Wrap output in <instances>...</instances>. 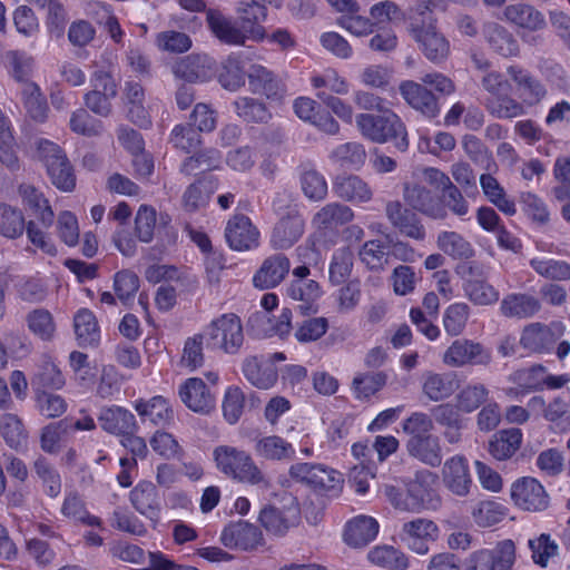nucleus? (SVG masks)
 <instances>
[{"mask_svg":"<svg viewBox=\"0 0 570 570\" xmlns=\"http://www.w3.org/2000/svg\"><path fill=\"white\" fill-rule=\"evenodd\" d=\"M277 216L271 237L272 248L285 250L293 247L304 235L306 220L291 194L278 193L272 203Z\"/></svg>","mask_w":570,"mask_h":570,"instance_id":"obj_1","label":"nucleus"},{"mask_svg":"<svg viewBox=\"0 0 570 570\" xmlns=\"http://www.w3.org/2000/svg\"><path fill=\"white\" fill-rule=\"evenodd\" d=\"M380 114H358L355 118L356 127L362 136L376 144L391 141L394 147L404 153L409 148L407 130L400 118L390 108Z\"/></svg>","mask_w":570,"mask_h":570,"instance_id":"obj_2","label":"nucleus"},{"mask_svg":"<svg viewBox=\"0 0 570 570\" xmlns=\"http://www.w3.org/2000/svg\"><path fill=\"white\" fill-rule=\"evenodd\" d=\"M217 469L225 475L252 485L268 487L269 482L249 453L229 445L214 450Z\"/></svg>","mask_w":570,"mask_h":570,"instance_id":"obj_3","label":"nucleus"},{"mask_svg":"<svg viewBox=\"0 0 570 570\" xmlns=\"http://www.w3.org/2000/svg\"><path fill=\"white\" fill-rule=\"evenodd\" d=\"M207 348L226 354H238L244 344V332L239 316L226 313L214 318L203 332Z\"/></svg>","mask_w":570,"mask_h":570,"instance_id":"obj_4","label":"nucleus"},{"mask_svg":"<svg viewBox=\"0 0 570 570\" xmlns=\"http://www.w3.org/2000/svg\"><path fill=\"white\" fill-rule=\"evenodd\" d=\"M288 475L295 482L302 483L315 492L333 497L340 494L344 483L340 472L322 463L299 462L292 464Z\"/></svg>","mask_w":570,"mask_h":570,"instance_id":"obj_5","label":"nucleus"},{"mask_svg":"<svg viewBox=\"0 0 570 570\" xmlns=\"http://www.w3.org/2000/svg\"><path fill=\"white\" fill-rule=\"evenodd\" d=\"M37 150L52 185L61 191H72L76 187V175L61 147L50 140L40 139Z\"/></svg>","mask_w":570,"mask_h":570,"instance_id":"obj_6","label":"nucleus"},{"mask_svg":"<svg viewBox=\"0 0 570 570\" xmlns=\"http://www.w3.org/2000/svg\"><path fill=\"white\" fill-rule=\"evenodd\" d=\"M258 521L269 534L285 535L301 521V509L296 498L292 495L284 498L282 507L265 505L259 512Z\"/></svg>","mask_w":570,"mask_h":570,"instance_id":"obj_7","label":"nucleus"},{"mask_svg":"<svg viewBox=\"0 0 570 570\" xmlns=\"http://www.w3.org/2000/svg\"><path fill=\"white\" fill-rule=\"evenodd\" d=\"M515 562V546L503 540L492 548L473 551L466 559L464 570H512Z\"/></svg>","mask_w":570,"mask_h":570,"instance_id":"obj_8","label":"nucleus"},{"mask_svg":"<svg viewBox=\"0 0 570 570\" xmlns=\"http://www.w3.org/2000/svg\"><path fill=\"white\" fill-rule=\"evenodd\" d=\"M409 32L430 61L439 63L448 57L450 52L449 41L436 31L431 18L428 22L424 18L421 21H412L409 26Z\"/></svg>","mask_w":570,"mask_h":570,"instance_id":"obj_9","label":"nucleus"},{"mask_svg":"<svg viewBox=\"0 0 570 570\" xmlns=\"http://www.w3.org/2000/svg\"><path fill=\"white\" fill-rule=\"evenodd\" d=\"M90 83L92 89L83 97L86 107L100 117H108L112 111L111 100L118 94L115 79L110 73L98 70L91 76Z\"/></svg>","mask_w":570,"mask_h":570,"instance_id":"obj_10","label":"nucleus"},{"mask_svg":"<svg viewBox=\"0 0 570 570\" xmlns=\"http://www.w3.org/2000/svg\"><path fill=\"white\" fill-rule=\"evenodd\" d=\"M402 196L405 204L412 210L419 212L429 218L443 220L448 217V212L444 210L439 195L432 193V190L420 183H404Z\"/></svg>","mask_w":570,"mask_h":570,"instance_id":"obj_11","label":"nucleus"},{"mask_svg":"<svg viewBox=\"0 0 570 570\" xmlns=\"http://www.w3.org/2000/svg\"><path fill=\"white\" fill-rule=\"evenodd\" d=\"M462 288L465 297L476 306L493 305L500 298L499 291L487 282L482 268L473 262L465 267Z\"/></svg>","mask_w":570,"mask_h":570,"instance_id":"obj_12","label":"nucleus"},{"mask_svg":"<svg viewBox=\"0 0 570 570\" xmlns=\"http://www.w3.org/2000/svg\"><path fill=\"white\" fill-rule=\"evenodd\" d=\"M507 75L514 83L518 97L525 107H534L547 97L548 90L542 81L521 65H510Z\"/></svg>","mask_w":570,"mask_h":570,"instance_id":"obj_13","label":"nucleus"},{"mask_svg":"<svg viewBox=\"0 0 570 570\" xmlns=\"http://www.w3.org/2000/svg\"><path fill=\"white\" fill-rule=\"evenodd\" d=\"M491 352L481 343L459 338L445 351L443 362L453 367L464 365H488L491 362Z\"/></svg>","mask_w":570,"mask_h":570,"instance_id":"obj_14","label":"nucleus"},{"mask_svg":"<svg viewBox=\"0 0 570 570\" xmlns=\"http://www.w3.org/2000/svg\"><path fill=\"white\" fill-rule=\"evenodd\" d=\"M434 474L430 471L417 473L413 481L407 483L406 505L407 512H421L422 510H435L441 501L436 492L430 488V481Z\"/></svg>","mask_w":570,"mask_h":570,"instance_id":"obj_15","label":"nucleus"},{"mask_svg":"<svg viewBox=\"0 0 570 570\" xmlns=\"http://www.w3.org/2000/svg\"><path fill=\"white\" fill-rule=\"evenodd\" d=\"M511 498L515 505L527 511H543L549 505V495L534 478L524 476L511 487Z\"/></svg>","mask_w":570,"mask_h":570,"instance_id":"obj_16","label":"nucleus"},{"mask_svg":"<svg viewBox=\"0 0 570 570\" xmlns=\"http://www.w3.org/2000/svg\"><path fill=\"white\" fill-rule=\"evenodd\" d=\"M171 72L177 79L189 83L205 82L214 76L215 61L205 53L188 55L171 66Z\"/></svg>","mask_w":570,"mask_h":570,"instance_id":"obj_17","label":"nucleus"},{"mask_svg":"<svg viewBox=\"0 0 570 570\" xmlns=\"http://www.w3.org/2000/svg\"><path fill=\"white\" fill-rule=\"evenodd\" d=\"M385 215L391 225L401 235L419 242L425 239L426 232L420 217L410 208L404 207L399 200H392L386 204Z\"/></svg>","mask_w":570,"mask_h":570,"instance_id":"obj_18","label":"nucleus"},{"mask_svg":"<svg viewBox=\"0 0 570 570\" xmlns=\"http://www.w3.org/2000/svg\"><path fill=\"white\" fill-rule=\"evenodd\" d=\"M399 90L406 104L425 118L433 119L440 115L438 98L425 86L413 80H404L400 83Z\"/></svg>","mask_w":570,"mask_h":570,"instance_id":"obj_19","label":"nucleus"},{"mask_svg":"<svg viewBox=\"0 0 570 570\" xmlns=\"http://www.w3.org/2000/svg\"><path fill=\"white\" fill-rule=\"evenodd\" d=\"M206 22L212 33L223 43L244 46L249 40L240 22L237 23L217 9L206 10Z\"/></svg>","mask_w":570,"mask_h":570,"instance_id":"obj_20","label":"nucleus"},{"mask_svg":"<svg viewBox=\"0 0 570 570\" xmlns=\"http://www.w3.org/2000/svg\"><path fill=\"white\" fill-rule=\"evenodd\" d=\"M561 327L558 324L531 323L523 328L520 343L528 351L540 354L550 353L562 334Z\"/></svg>","mask_w":570,"mask_h":570,"instance_id":"obj_21","label":"nucleus"},{"mask_svg":"<svg viewBox=\"0 0 570 570\" xmlns=\"http://www.w3.org/2000/svg\"><path fill=\"white\" fill-rule=\"evenodd\" d=\"M291 271L289 258L282 253L266 257L253 276V285L257 289H271L278 286Z\"/></svg>","mask_w":570,"mask_h":570,"instance_id":"obj_22","label":"nucleus"},{"mask_svg":"<svg viewBox=\"0 0 570 570\" xmlns=\"http://www.w3.org/2000/svg\"><path fill=\"white\" fill-rule=\"evenodd\" d=\"M178 395L181 402L195 413L206 415L215 409V396L199 377H189L181 383Z\"/></svg>","mask_w":570,"mask_h":570,"instance_id":"obj_23","label":"nucleus"},{"mask_svg":"<svg viewBox=\"0 0 570 570\" xmlns=\"http://www.w3.org/2000/svg\"><path fill=\"white\" fill-rule=\"evenodd\" d=\"M225 237L232 249L249 250L258 246L259 232L245 215H235L227 223Z\"/></svg>","mask_w":570,"mask_h":570,"instance_id":"obj_24","label":"nucleus"},{"mask_svg":"<svg viewBox=\"0 0 570 570\" xmlns=\"http://www.w3.org/2000/svg\"><path fill=\"white\" fill-rule=\"evenodd\" d=\"M442 480L453 494L468 495L472 487V478L465 456L456 454L448 459L442 468Z\"/></svg>","mask_w":570,"mask_h":570,"instance_id":"obj_25","label":"nucleus"},{"mask_svg":"<svg viewBox=\"0 0 570 570\" xmlns=\"http://www.w3.org/2000/svg\"><path fill=\"white\" fill-rule=\"evenodd\" d=\"M288 297L297 304L294 312L302 316L315 315L318 312V299L322 296L320 284L314 279L305 282H291L286 288Z\"/></svg>","mask_w":570,"mask_h":570,"instance_id":"obj_26","label":"nucleus"},{"mask_svg":"<svg viewBox=\"0 0 570 570\" xmlns=\"http://www.w3.org/2000/svg\"><path fill=\"white\" fill-rule=\"evenodd\" d=\"M262 540V532L254 524L238 520L229 522L222 531L220 541L226 548L252 550Z\"/></svg>","mask_w":570,"mask_h":570,"instance_id":"obj_27","label":"nucleus"},{"mask_svg":"<svg viewBox=\"0 0 570 570\" xmlns=\"http://www.w3.org/2000/svg\"><path fill=\"white\" fill-rule=\"evenodd\" d=\"M237 12L249 40L262 41L266 36L262 24L267 17L266 7L257 0H239Z\"/></svg>","mask_w":570,"mask_h":570,"instance_id":"obj_28","label":"nucleus"},{"mask_svg":"<svg viewBox=\"0 0 570 570\" xmlns=\"http://www.w3.org/2000/svg\"><path fill=\"white\" fill-rule=\"evenodd\" d=\"M247 78L249 90L267 99L279 100L285 92L282 81L264 66L252 65L247 71Z\"/></svg>","mask_w":570,"mask_h":570,"instance_id":"obj_29","label":"nucleus"},{"mask_svg":"<svg viewBox=\"0 0 570 570\" xmlns=\"http://www.w3.org/2000/svg\"><path fill=\"white\" fill-rule=\"evenodd\" d=\"M132 507L141 515L157 520L161 511V498L156 485L150 481L138 482L129 494Z\"/></svg>","mask_w":570,"mask_h":570,"instance_id":"obj_30","label":"nucleus"},{"mask_svg":"<svg viewBox=\"0 0 570 570\" xmlns=\"http://www.w3.org/2000/svg\"><path fill=\"white\" fill-rule=\"evenodd\" d=\"M482 35L490 49L497 55L503 58L519 56V42L505 27L497 22H488L483 26Z\"/></svg>","mask_w":570,"mask_h":570,"instance_id":"obj_31","label":"nucleus"},{"mask_svg":"<svg viewBox=\"0 0 570 570\" xmlns=\"http://www.w3.org/2000/svg\"><path fill=\"white\" fill-rule=\"evenodd\" d=\"M255 455L264 461L284 462L295 459L291 442L279 435H265L254 440Z\"/></svg>","mask_w":570,"mask_h":570,"instance_id":"obj_32","label":"nucleus"},{"mask_svg":"<svg viewBox=\"0 0 570 570\" xmlns=\"http://www.w3.org/2000/svg\"><path fill=\"white\" fill-rule=\"evenodd\" d=\"M18 193L24 208L36 217L42 227L49 228L53 224L55 213L43 193L30 184H21Z\"/></svg>","mask_w":570,"mask_h":570,"instance_id":"obj_33","label":"nucleus"},{"mask_svg":"<svg viewBox=\"0 0 570 570\" xmlns=\"http://www.w3.org/2000/svg\"><path fill=\"white\" fill-rule=\"evenodd\" d=\"M334 195L345 202L354 204L367 203L373 193L366 181L356 175H338L333 180Z\"/></svg>","mask_w":570,"mask_h":570,"instance_id":"obj_34","label":"nucleus"},{"mask_svg":"<svg viewBox=\"0 0 570 570\" xmlns=\"http://www.w3.org/2000/svg\"><path fill=\"white\" fill-rule=\"evenodd\" d=\"M98 421L102 430L119 436L136 432L138 429L135 415L129 410L117 405L102 407Z\"/></svg>","mask_w":570,"mask_h":570,"instance_id":"obj_35","label":"nucleus"},{"mask_svg":"<svg viewBox=\"0 0 570 570\" xmlns=\"http://www.w3.org/2000/svg\"><path fill=\"white\" fill-rule=\"evenodd\" d=\"M541 309L540 301L527 293H511L503 297L500 312L509 318L524 320L538 314Z\"/></svg>","mask_w":570,"mask_h":570,"instance_id":"obj_36","label":"nucleus"},{"mask_svg":"<svg viewBox=\"0 0 570 570\" xmlns=\"http://www.w3.org/2000/svg\"><path fill=\"white\" fill-rule=\"evenodd\" d=\"M409 454L422 463L435 468L442 463V449L436 435L428 434L415 439H407Z\"/></svg>","mask_w":570,"mask_h":570,"instance_id":"obj_37","label":"nucleus"},{"mask_svg":"<svg viewBox=\"0 0 570 570\" xmlns=\"http://www.w3.org/2000/svg\"><path fill=\"white\" fill-rule=\"evenodd\" d=\"M379 532V523L372 517L358 515L345 525L344 541L354 548H361L373 541Z\"/></svg>","mask_w":570,"mask_h":570,"instance_id":"obj_38","label":"nucleus"},{"mask_svg":"<svg viewBox=\"0 0 570 570\" xmlns=\"http://www.w3.org/2000/svg\"><path fill=\"white\" fill-rule=\"evenodd\" d=\"M456 389L458 381L453 373L426 372L423 375L422 391L433 402L450 397Z\"/></svg>","mask_w":570,"mask_h":570,"instance_id":"obj_39","label":"nucleus"},{"mask_svg":"<svg viewBox=\"0 0 570 570\" xmlns=\"http://www.w3.org/2000/svg\"><path fill=\"white\" fill-rule=\"evenodd\" d=\"M504 16L515 26L531 31L541 30L547 24L544 16L539 10L524 3L508 6L504 9Z\"/></svg>","mask_w":570,"mask_h":570,"instance_id":"obj_40","label":"nucleus"},{"mask_svg":"<svg viewBox=\"0 0 570 570\" xmlns=\"http://www.w3.org/2000/svg\"><path fill=\"white\" fill-rule=\"evenodd\" d=\"M354 218L353 210L340 203H330L322 207L313 217L318 229H332L350 223Z\"/></svg>","mask_w":570,"mask_h":570,"instance_id":"obj_41","label":"nucleus"},{"mask_svg":"<svg viewBox=\"0 0 570 570\" xmlns=\"http://www.w3.org/2000/svg\"><path fill=\"white\" fill-rule=\"evenodd\" d=\"M73 328L80 346H96L99 343L98 323L94 313L88 308H81L77 312L73 317Z\"/></svg>","mask_w":570,"mask_h":570,"instance_id":"obj_42","label":"nucleus"},{"mask_svg":"<svg viewBox=\"0 0 570 570\" xmlns=\"http://www.w3.org/2000/svg\"><path fill=\"white\" fill-rule=\"evenodd\" d=\"M135 409L144 421L149 420L155 425L165 426L174 417L168 400L163 396H154L148 402L138 401Z\"/></svg>","mask_w":570,"mask_h":570,"instance_id":"obj_43","label":"nucleus"},{"mask_svg":"<svg viewBox=\"0 0 570 570\" xmlns=\"http://www.w3.org/2000/svg\"><path fill=\"white\" fill-rule=\"evenodd\" d=\"M521 442L522 432L520 429L502 430L494 434L489 442V452L497 460H507L515 453Z\"/></svg>","mask_w":570,"mask_h":570,"instance_id":"obj_44","label":"nucleus"},{"mask_svg":"<svg viewBox=\"0 0 570 570\" xmlns=\"http://www.w3.org/2000/svg\"><path fill=\"white\" fill-rule=\"evenodd\" d=\"M236 115L245 122L248 124H266L272 114L266 105L253 97H238L233 102Z\"/></svg>","mask_w":570,"mask_h":570,"instance_id":"obj_45","label":"nucleus"},{"mask_svg":"<svg viewBox=\"0 0 570 570\" xmlns=\"http://www.w3.org/2000/svg\"><path fill=\"white\" fill-rule=\"evenodd\" d=\"M28 330L39 340L51 342L56 335V322L46 308H35L26 316Z\"/></svg>","mask_w":570,"mask_h":570,"instance_id":"obj_46","label":"nucleus"},{"mask_svg":"<svg viewBox=\"0 0 570 570\" xmlns=\"http://www.w3.org/2000/svg\"><path fill=\"white\" fill-rule=\"evenodd\" d=\"M243 374L250 384L262 390L271 389L277 381L276 370L273 366L262 368L255 356L244 360Z\"/></svg>","mask_w":570,"mask_h":570,"instance_id":"obj_47","label":"nucleus"},{"mask_svg":"<svg viewBox=\"0 0 570 570\" xmlns=\"http://www.w3.org/2000/svg\"><path fill=\"white\" fill-rule=\"evenodd\" d=\"M26 219L21 209L0 203V235L16 239L23 235Z\"/></svg>","mask_w":570,"mask_h":570,"instance_id":"obj_48","label":"nucleus"},{"mask_svg":"<svg viewBox=\"0 0 570 570\" xmlns=\"http://www.w3.org/2000/svg\"><path fill=\"white\" fill-rule=\"evenodd\" d=\"M222 164V155L217 149H206L187 157L180 165V173L187 176L198 171L218 169Z\"/></svg>","mask_w":570,"mask_h":570,"instance_id":"obj_49","label":"nucleus"},{"mask_svg":"<svg viewBox=\"0 0 570 570\" xmlns=\"http://www.w3.org/2000/svg\"><path fill=\"white\" fill-rule=\"evenodd\" d=\"M23 106L27 114L37 122H43L48 114V104L40 88L35 82H26L21 89Z\"/></svg>","mask_w":570,"mask_h":570,"instance_id":"obj_50","label":"nucleus"},{"mask_svg":"<svg viewBox=\"0 0 570 570\" xmlns=\"http://www.w3.org/2000/svg\"><path fill=\"white\" fill-rule=\"evenodd\" d=\"M215 187L216 185L213 176H205L189 185L183 195L185 209L194 212L200 206H204Z\"/></svg>","mask_w":570,"mask_h":570,"instance_id":"obj_51","label":"nucleus"},{"mask_svg":"<svg viewBox=\"0 0 570 570\" xmlns=\"http://www.w3.org/2000/svg\"><path fill=\"white\" fill-rule=\"evenodd\" d=\"M438 246L442 252L455 259H469L474 255V249L470 242L456 232L440 233Z\"/></svg>","mask_w":570,"mask_h":570,"instance_id":"obj_52","label":"nucleus"},{"mask_svg":"<svg viewBox=\"0 0 570 570\" xmlns=\"http://www.w3.org/2000/svg\"><path fill=\"white\" fill-rule=\"evenodd\" d=\"M0 434L6 444L16 451H19L27 444L28 433L22 421L16 414L8 413L2 416Z\"/></svg>","mask_w":570,"mask_h":570,"instance_id":"obj_53","label":"nucleus"},{"mask_svg":"<svg viewBox=\"0 0 570 570\" xmlns=\"http://www.w3.org/2000/svg\"><path fill=\"white\" fill-rule=\"evenodd\" d=\"M485 107L493 117L499 119H511L527 114L524 104L508 95L489 98Z\"/></svg>","mask_w":570,"mask_h":570,"instance_id":"obj_54","label":"nucleus"},{"mask_svg":"<svg viewBox=\"0 0 570 570\" xmlns=\"http://www.w3.org/2000/svg\"><path fill=\"white\" fill-rule=\"evenodd\" d=\"M368 560L382 568L405 570L409 567L406 556L392 546L375 547L367 554Z\"/></svg>","mask_w":570,"mask_h":570,"instance_id":"obj_55","label":"nucleus"},{"mask_svg":"<svg viewBox=\"0 0 570 570\" xmlns=\"http://www.w3.org/2000/svg\"><path fill=\"white\" fill-rule=\"evenodd\" d=\"M386 382L387 375L384 372L358 373L353 379L352 389L356 399L367 400L382 390Z\"/></svg>","mask_w":570,"mask_h":570,"instance_id":"obj_56","label":"nucleus"},{"mask_svg":"<svg viewBox=\"0 0 570 570\" xmlns=\"http://www.w3.org/2000/svg\"><path fill=\"white\" fill-rule=\"evenodd\" d=\"M330 158L342 167L358 168L364 164L366 153L362 144L351 141L334 148Z\"/></svg>","mask_w":570,"mask_h":570,"instance_id":"obj_57","label":"nucleus"},{"mask_svg":"<svg viewBox=\"0 0 570 570\" xmlns=\"http://www.w3.org/2000/svg\"><path fill=\"white\" fill-rule=\"evenodd\" d=\"M489 390L481 383L464 386L455 396L459 410L464 413H472L489 399Z\"/></svg>","mask_w":570,"mask_h":570,"instance_id":"obj_58","label":"nucleus"},{"mask_svg":"<svg viewBox=\"0 0 570 570\" xmlns=\"http://www.w3.org/2000/svg\"><path fill=\"white\" fill-rule=\"evenodd\" d=\"M530 266L540 276L551 281H570V264L553 258H532Z\"/></svg>","mask_w":570,"mask_h":570,"instance_id":"obj_59","label":"nucleus"},{"mask_svg":"<svg viewBox=\"0 0 570 570\" xmlns=\"http://www.w3.org/2000/svg\"><path fill=\"white\" fill-rule=\"evenodd\" d=\"M169 142L173 144L176 149L190 154L195 153L200 146L202 137L191 124H179L173 128Z\"/></svg>","mask_w":570,"mask_h":570,"instance_id":"obj_60","label":"nucleus"},{"mask_svg":"<svg viewBox=\"0 0 570 570\" xmlns=\"http://www.w3.org/2000/svg\"><path fill=\"white\" fill-rule=\"evenodd\" d=\"M247 72L244 71L238 58L229 56L222 66L218 81L223 88L236 91L245 85Z\"/></svg>","mask_w":570,"mask_h":570,"instance_id":"obj_61","label":"nucleus"},{"mask_svg":"<svg viewBox=\"0 0 570 570\" xmlns=\"http://www.w3.org/2000/svg\"><path fill=\"white\" fill-rule=\"evenodd\" d=\"M70 428L71 425L67 420H60L43 426L40 433L41 450L49 454L58 453L60 450V443Z\"/></svg>","mask_w":570,"mask_h":570,"instance_id":"obj_62","label":"nucleus"},{"mask_svg":"<svg viewBox=\"0 0 570 570\" xmlns=\"http://www.w3.org/2000/svg\"><path fill=\"white\" fill-rule=\"evenodd\" d=\"M470 306L466 303H454L446 307L443 315L444 330L449 335H460L468 323Z\"/></svg>","mask_w":570,"mask_h":570,"instance_id":"obj_63","label":"nucleus"},{"mask_svg":"<svg viewBox=\"0 0 570 570\" xmlns=\"http://www.w3.org/2000/svg\"><path fill=\"white\" fill-rule=\"evenodd\" d=\"M301 186L304 195L314 202L323 200L327 195L325 177L315 168H306L301 175Z\"/></svg>","mask_w":570,"mask_h":570,"instance_id":"obj_64","label":"nucleus"}]
</instances>
